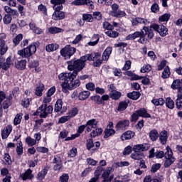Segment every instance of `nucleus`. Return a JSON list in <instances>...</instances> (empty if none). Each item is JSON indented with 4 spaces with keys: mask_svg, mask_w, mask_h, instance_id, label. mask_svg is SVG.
Wrapping results in <instances>:
<instances>
[{
    "mask_svg": "<svg viewBox=\"0 0 182 182\" xmlns=\"http://www.w3.org/2000/svg\"><path fill=\"white\" fill-rule=\"evenodd\" d=\"M59 180L60 182H69V173H63Z\"/></svg>",
    "mask_w": 182,
    "mask_h": 182,
    "instance_id": "774afa93",
    "label": "nucleus"
},
{
    "mask_svg": "<svg viewBox=\"0 0 182 182\" xmlns=\"http://www.w3.org/2000/svg\"><path fill=\"white\" fill-rule=\"evenodd\" d=\"M147 146V144H136L134 145L133 147V150L134 151H135L136 153H141V151H146V150H149V146Z\"/></svg>",
    "mask_w": 182,
    "mask_h": 182,
    "instance_id": "b1692460",
    "label": "nucleus"
},
{
    "mask_svg": "<svg viewBox=\"0 0 182 182\" xmlns=\"http://www.w3.org/2000/svg\"><path fill=\"white\" fill-rule=\"evenodd\" d=\"M166 151L165 152V161L164 163V167L165 168H168L174 161H176V158L173 156V150H171V148L170 146H167L166 148Z\"/></svg>",
    "mask_w": 182,
    "mask_h": 182,
    "instance_id": "0eeeda50",
    "label": "nucleus"
},
{
    "mask_svg": "<svg viewBox=\"0 0 182 182\" xmlns=\"http://www.w3.org/2000/svg\"><path fill=\"white\" fill-rule=\"evenodd\" d=\"M129 103H130L129 100L119 102L117 108L118 112H124L129 107Z\"/></svg>",
    "mask_w": 182,
    "mask_h": 182,
    "instance_id": "bb28decb",
    "label": "nucleus"
},
{
    "mask_svg": "<svg viewBox=\"0 0 182 182\" xmlns=\"http://www.w3.org/2000/svg\"><path fill=\"white\" fill-rule=\"evenodd\" d=\"M105 35H107V36H108L109 38H113L114 39L116 38H119V32L114 30L105 31Z\"/></svg>",
    "mask_w": 182,
    "mask_h": 182,
    "instance_id": "de8ad7c7",
    "label": "nucleus"
},
{
    "mask_svg": "<svg viewBox=\"0 0 182 182\" xmlns=\"http://www.w3.org/2000/svg\"><path fill=\"white\" fill-rule=\"evenodd\" d=\"M19 87H16L13 89L12 92L7 96V99L4 102V108L8 107L9 106H12V99H14L15 95H19Z\"/></svg>",
    "mask_w": 182,
    "mask_h": 182,
    "instance_id": "f8f14e48",
    "label": "nucleus"
},
{
    "mask_svg": "<svg viewBox=\"0 0 182 182\" xmlns=\"http://www.w3.org/2000/svg\"><path fill=\"white\" fill-rule=\"evenodd\" d=\"M149 28L152 29L153 32H157L161 38H165V36L168 35V28L164 24L154 23H151Z\"/></svg>",
    "mask_w": 182,
    "mask_h": 182,
    "instance_id": "39448f33",
    "label": "nucleus"
},
{
    "mask_svg": "<svg viewBox=\"0 0 182 182\" xmlns=\"http://www.w3.org/2000/svg\"><path fill=\"white\" fill-rule=\"evenodd\" d=\"M6 99H8L6 93H5V92L2 90H0V114H1V113H4V109L6 110V109H9V107H11V106H9L8 107L5 108L4 103L6 101Z\"/></svg>",
    "mask_w": 182,
    "mask_h": 182,
    "instance_id": "dca6fc26",
    "label": "nucleus"
},
{
    "mask_svg": "<svg viewBox=\"0 0 182 182\" xmlns=\"http://www.w3.org/2000/svg\"><path fill=\"white\" fill-rule=\"evenodd\" d=\"M129 127H130V120L122 119V120H119L115 126V129L117 132H124L125 130H127Z\"/></svg>",
    "mask_w": 182,
    "mask_h": 182,
    "instance_id": "9b49d317",
    "label": "nucleus"
},
{
    "mask_svg": "<svg viewBox=\"0 0 182 182\" xmlns=\"http://www.w3.org/2000/svg\"><path fill=\"white\" fill-rule=\"evenodd\" d=\"M48 32H50V33L52 35H55L56 33H61V32H65V30L59 27H50L48 28Z\"/></svg>",
    "mask_w": 182,
    "mask_h": 182,
    "instance_id": "37998d69",
    "label": "nucleus"
},
{
    "mask_svg": "<svg viewBox=\"0 0 182 182\" xmlns=\"http://www.w3.org/2000/svg\"><path fill=\"white\" fill-rule=\"evenodd\" d=\"M3 22L5 25H9L11 22H12V16L11 14H5L4 18H3Z\"/></svg>",
    "mask_w": 182,
    "mask_h": 182,
    "instance_id": "6e6d98bb",
    "label": "nucleus"
},
{
    "mask_svg": "<svg viewBox=\"0 0 182 182\" xmlns=\"http://www.w3.org/2000/svg\"><path fill=\"white\" fill-rule=\"evenodd\" d=\"M89 96H90V91H82L77 95L78 100H86Z\"/></svg>",
    "mask_w": 182,
    "mask_h": 182,
    "instance_id": "ea45409f",
    "label": "nucleus"
},
{
    "mask_svg": "<svg viewBox=\"0 0 182 182\" xmlns=\"http://www.w3.org/2000/svg\"><path fill=\"white\" fill-rule=\"evenodd\" d=\"M12 56H9L6 59V61H4L3 63H1V68L3 70H8L9 68H11V64L12 63Z\"/></svg>",
    "mask_w": 182,
    "mask_h": 182,
    "instance_id": "c85d7f7f",
    "label": "nucleus"
},
{
    "mask_svg": "<svg viewBox=\"0 0 182 182\" xmlns=\"http://www.w3.org/2000/svg\"><path fill=\"white\" fill-rule=\"evenodd\" d=\"M151 103L154 105V106H164L166 101L164 98L153 99Z\"/></svg>",
    "mask_w": 182,
    "mask_h": 182,
    "instance_id": "49530a36",
    "label": "nucleus"
},
{
    "mask_svg": "<svg viewBox=\"0 0 182 182\" xmlns=\"http://www.w3.org/2000/svg\"><path fill=\"white\" fill-rule=\"evenodd\" d=\"M136 113L139 117H143L144 119H151V114H149L147 109L144 107L140 108L136 110Z\"/></svg>",
    "mask_w": 182,
    "mask_h": 182,
    "instance_id": "6ab92c4d",
    "label": "nucleus"
},
{
    "mask_svg": "<svg viewBox=\"0 0 182 182\" xmlns=\"http://www.w3.org/2000/svg\"><path fill=\"white\" fill-rule=\"evenodd\" d=\"M161 168V164H154L151 168V173H157L158 170Z\"/></svg>",
    "mask_w": 182,
    "mask_h": 182,
    "instance_id": "e2e57ef3",
    "label": "nucleus"
},
{
    "mask_svg": "<svg viewBox=\"0 0 182 182\" xmlns=\"http://www.w3.org/2000/svg\"><path fill=\"white\" fill-rule=\"evenodd\" d=\"M26 60H18L15 63V68H17L18 70H25V69H26Z\"/></svg>",
    "mask_w": 182,
    "mask_h": 182,
    "instance_id": "a878e982",
    "label": "nucleus"
},
{
    "mask_svg": "<svg viewBox=\"0 0 182 182\" xmlns=\"http://www.w3.org/2000/svg\"><path fill=\"white\" fill-rule=\"evenodd\" d=\"M48 168H44L42 169L40 172H38L37 175V179L39 180L40 181H42L45 177H46V174H48Z\"/></svg>",
    "mask_w": 182,
    "mask_h": 182,
    "instance_id": "a19ab883",
    "label": "nucleus"
},
{
    "mask_svg": "<svg viewBox=\"0 0 182 182\" xmlns=\"http://www.w3.org/2000/svg\"><path fill=\"white\" fill-rule=\"evenodd\" d=\"M90 100L94 102L95 105H97V106H105L106 105L105 102H107L109 99H110V96L109 95L105 94L102 96H100L99 95H92L90 97Z\"/></svg>",
    "mask_w": 182,
    "mask_h": 182,
    "instance_id": "6e6552de",
    "label": "nucleus"
},
{
    "mask_svg": "<svg viewBox=\"0 0 182 182\" xmlns=\"http://www.w3.org/2000/svg\"><path fill=\"white\" fill-rule=\"evenodd\" d=\"M131 159L133 160H141L142 159H144V154L143 152H133L131 154Z\"/></svg>",
    "mask_w": 182,
    "mask_h": 182,
    "instance_id": "58836bf2",
    "label": "nucleus"
},
{
    "mask_svg": "<svg viewBox=\"0 0 182 182\" xmlns=\"http://www.w3.org/2000/svg\"><path fill=\"white\" fill-rule=\"evenodd\" d=\"M151 70V65L150 64L144 65L141 68V73H149Z\"/></svg>",
    "mask_w": 182,
    "mask_h": 182,
    "instance_id": "bf43d9fd",
    "label": "nucleus"
},
{
    "mask_svg": "<svg viewBox=\"0 0 182 182\" xmlns=\"http://www.w3.org/2000/svg\"><path fill=\"white\" fill-rule=\"evenodd\" d=\"M116 134V130L114 129H109L108 128H105L104 130V139L107 140L109 137H112Z\"/></svg>",
    "mask_w": 182,
    "mask_h": 182,
    "instance_id": "7c9ffc66",
    "label": "nucleus"
},
{
    "mask_svg": "<svg viewBox=\"0 0 182 182\" xmlns=\"http://www.w3.org/2000/svg\"><path fill=\"white\" fill-rule=\"evenodd\" d=\"M167 140H168V134L166 130H163L159 134V141L161 144L164 146L167 144Z\"/></svg>",
    "mask_w": 182,
    "mask_h": 182,
    "instance_id": "aec40b11",
    "label": "nucleus"
},
{
    "mask_svg": "<svg viewBox=\"0 0 182 182\" xmlns=\"http://www.w3.org/2000/svg\"><path fill=\"white\" fill-rule=\"evenodd\" d=\"M176 106L178 110H181L182 109V95L181 94L177 95V99L176 100Z\"/></svg>",
    "mask_w": 182,
    "mask_h": 182,
    "instance_id": "3c124183",
    "label": "nucleus"
},
{
    "mask_svg": "<svg viewBox=\"0 0 182 182\" xmlns=\"http://www.w3.org/2000/svg\"><path fill=\"white\" fill-rule=\"evenodd\" d=\"M171 75V72H170V67L167 65L166 66V68L164 69V71L162 72L161 77L162 79H168Z\"/></svg>",
    "mask_w": 182,
    "mask_h": 182,
    "instance_id": "c03bdc74",
    "label": "nucleus"
},
{
    "mask_svg": "<svg viewBox=\"0 0 182 182\" xmlns=\"http://www.w3.org/2000/svg\"><path fill=\"white\" fill-rule=\"evenodd\" d=\"M112 52H113V48L108 46L102 53V58L104 60H109L110 58V55H112Z\"/></svg>",
    "mask_w": 182,
    "mask_h": 182,
    "instance_id": "cd10ccee",
    "label": "nucleus"
},
{
    "mask_svg": "<svg viewBox=\"0 0 182 182\" xmlns=\"http://www.w3.org/2000/svg\"><path fill=\"white\" fill-rule=\"evenodd\" d=\"M71 5H75V6L86 5L90 9H95V2L92 0H75L71 3Z\"/></svg>",
    "mask_w": 182,
    "mask_h": 182,
    "instance_id": "9d476101",
    "label": "nucleus"
},
{
    "mask_svg": "<svg viewBox=\"0 0 182 182\" xmlns=\"http://www.w3.org/2000/svg\"><path fill=\"white\" fill-rule=\"evenodd\" d=\"M127 43L119 42L114 44L115 48H119V50H122V52H124V48H127Z\"/></svg>",
    "mask_w": 182,
    "mask_h": 182,
    "instance_id": "052dcab7",
    "label": "nucleus"
},
{
    "mask_svg": "<svg viewBox=\"0 0 182 182\" xmlns=\"http://www.w3.org/2000/svg\"><path fill=\"white\" fill-rule=\"evenodd\" d=\"M127 97H129V99H131L132 100H137L140 98L141 94L139 91H133L132 92L127 93Z\"/></svg>",
    "mask_w": 182,
    "mask_h": 182,
    "instance_id": "c756f323",
    "label": "nucleus"
},
{
    "mask_svg": "<svg viewBox=\"0 0 182 182\" xmlns=\"http://www.w3.org/2000/svg\"><path fill=\"white\" fill-rule=\"evenodd\" d=\"M170 18H171V14L170 13H165L159 17L158 21L160 23L166 22L165 25H167L168 21H170Z\"/></svg>",
    "mask_w": 182,
    "mask_h": 182,
    "instance_id": "2f4dec72",
    "label": "nucleus"
},
{
    "mask_svg": "<svg viewBox=\"0 0 182 182\" xmlns=\"http://www.w3.org/2000/svg\"><path fill=\"white\" fill-rule=\"evenodd\" d=\"M26 143H27V144L29 147H32V146H35V144H36V140H35L34 139H33L31 136H27L26 138Z\"/></svg>",
    "mask_w": 182,
    "mask_h": 182,
    "instance_id": "4d7b16f0",
    "label": "nucleus"
},
{
    "mask_svg": "<svg viewBox=\"0 0 182 182\" xmlns=\"http://www.w3.org/2000/svg\"><path fill=\"white\" fill-rule=\"evenodd\" d=\"M119 4L114 3L112 5L111 16L114 18H124L126 12L119 9Z\"/></svg>",
    "mask_w": 182,
    "mask_h": 182,
    "instance_id": "1a4fd4ad",
    "label": "nucleus"
},
{
    "mask_svg": "<svg viewBox=\"0 0 182 182\" xmlns=\"http://www.w3.org/2000/svg\"><path fill=\"white\" fill-rule=\"evenodd\" d=\"M60 80H64L63 83H69V80H75L76 77L73 73H62L58 75Z\"/></svg>",
    "mask_w": 182,
    "mask_h": 182,
    "instance_id": "ddd939ff",
    "label": "nucleus"
},
{
    "mask_svg": "<svg viewBox=\"0 0 182 182\" xmlns=\"http://www.w3.org/2000/svg\"><path fill=\"white\" fill-rule=\"evenodd\" d=\"M165 105L166 107H168V109H171V110H173V109H174V101L170 97H168L166 99Z\"/></svg>",
    "mask_w": 182,
    "mask_h": 182,
    "instance_id": "a18cd8bd",
    "label": "nucleus"
},
{
    "mask_svg": "<svg viewBox=\"0 0 182 182\" xmlns=\"http://www.w3.org/2000/svg\"><path fill=\"white\" fill-rule=\"evenodd\" d=\"M6 39V34L0 33V53L1 55H5L8 52V45L5 43Z\"/></svg>",
    "mask_w": 182,
    "mask_h": 182,
    "instance_id": "2eb2a0df",
    "label": "nucleus"
},
{
    "mask_svg": "<svg viewBox=\"0 0 182 182\" xmlns=\"http://www.w3.org/2000/svg\"><path fill=\"white\" fill-rule=\"evenodd\" d=\"M81 59H82V61L84 62V63H86L87 60L89 62H92V61L95 62V57L93 53H88V54H85V55H82Z\"/></svg>",
    "mask_w": 182,
    "mask_h": 182,
    "instance_id": "e433bc0d",
    "label": "nucleus"
},
{
    "mask_svg": "<svg viewBox=\"0 0 182 182\" xmlns=\"http://www.w3.org/2000/svg\"><path fill=\"white\" fill-rule=\"evenodd\" d=\"M134 132L133 131H126L124 132L121 136V139L122 141H124V140H130L131 139H133L134 137Z\"/></svg>",
    "mask_w": 182,
    "mask_h": 182,
    "instance_id": "4be33fe9",
    "label": "nucleus"
},
{
    "mask_svg": "<svg viewBox=\"0 0 182 182\" xmlns=\"http://www.w3.org/2000/svg\"><path fill=\"white\" fill-rule=\"evenodd\" d=\"M109 176H110V169H107L105 171L104 170V172L102 175V177L103 178L102 182H107Z\"/></svg>",
    "mask_w": 182,
    "mask_h": 182,
    "instance_id": "0e129e2a",
    "label": "nucleus"
},
{
    "mask_svg": "<svg viewBox=\"0 0 182 182\" xmlns=\"http://www.w3.org/2000/svg\"><path fill=\"white\" fill-rule=\"evenodd\" d=\"M58 49H59V45L56 43L48 44L46 46V50L49 53H50V52H55V50H58Z\"/></svg>",
    "mask_w": 182,
    "mask_h": 182,
    "instance_id": "c9c22d12",
    "label": "nucleus"
},
{
    "mask_svg": "<svg viewBox=\"0 0 182 182\" xmlns=\"http://www.w3.org/2000/svg\"><path fill=\"white\" fill-rule=\"evenodd\" d=\"M143 182H161L158 178H151V176L149 175L144 177Z\"/></svg>",
    "mask_w": 182,
    "mask_h": 182,
    "instance_id": "338daca9",
    "label": "nucleus"
},
{
    "mask_svg": "<svg viewBox=\"0 0 182 182\" xmlns=\"http://www.w3.org/2000/svg\"><path fill=\"white\" fill-rule=\"evenodd\" d=\"M109 97L111 99H112V100H119V99L122 97V92L116 90L114 92L109 93Z\"/></svg>",
    "mask_w": 182,
    "mask_h": 182,
    "instance_id": "09e8293b",
    "label": "nucleus"
},
{
    "mask_svg": "<svg viewBox=\"0 0 182 182\" xmlns=\"http://www.w3.org/2000/svg\"><path fill=\"white\" fill-rule=\"evenodd\" d=\"M22 116H23V114L22 113H18L16 115L14 119V126H18V124H21V122H22Z\"/></svg>",
    "mask_w": 182,
    "mask_h": 182,
    "instance_id": "603ef678",
    "label": "nucleus"
},
{
    "mask_svg": "<svg viewBox=\"0 0 182 182\" xmlns=\"http://www.w3.org/2000/svg\"><path fill=\"white\" fill-rule=\"evenodd\" d=\"M20 177L26 181V180H31L33 178V175H32V170L28 169L24 173L21 174Z\"/></svg>",
    "mask_w": 182,
    "mask_h": 182,
    "instance_id": "72a5a7b5",
    "label": "nucleus"
},
{
    "mask_svg": "<svg viewBox=\"0 0 182 182\" xmlns=\"http://www.w3.org/2000/svg\"><path fill=\"white\" fill-rule=\"evenodd\" d=\"M66 14L64 11L53 12L52 18L53 21H62L65 19Z\"/></svg>",
    "mask_w": 182,
    "mask_h": 182,
    "instance_id": "412c9836",
    "label": "nucleus"
},
{
    "mask_svg": "<svg viewBox=\"0 0 182 182\" xmlns=\"http://www.w3.org/2000/svg\"><path fill=\"white\" fill-rule=\"evenodd\" d=\"M60 55L65 59V60L70 59V58H72V56L76 53V48L72 47L70 44H68L60 50Z\"/></svg>",
    "mask_w": 182,
    "mask_h": 182,
    "instance_id": "423d86ee",
    "label": "nucleus"
},
{
    "mask_svg": "<svg viewBox=\"0 0 182 182\" xmlns=\"http://www.w3.org/2000/svg\"><path fill=\"white\" fill-rule=\"evenodd\" d=\"M69 80L68 85L70 86V89L73 90L76 89V87H79L80 86V80Z\"/></svg>",
    "mask_w": 182,
    "mask_h": 182,
    "instance_id": "473e14b6",
    "label": "nucleus"
},
{
    "mask_svg": "<svg viewBox=\"0 0 182 182\" xmlns=\"http://www.w3.org/2000/svg\"><path fill=\"white\" fill-rule=\"evenodd\" d=\"M12 133V125L9 124L3 130H1V138L3 140L5 139H8L9 137V134Z\"/></svg>",
    "mask_w": 182,
    "mask_h": 182,
    "instance_id": "a211bd4d",
    "label": "nucleus"
},
{
    "mask_svg": "<svg viewBox=\"0 0 182 182\" xmlns=\"http://www.w3.org/2000/svg\"><path fill=\"white\" fill-rule=\"evenodd\" d=\"M149 138L151 139V141H156V140L159 139V132H157V129H152L150 131Z\"/></svg>",
    "mask_w": 182,
    "mask_h": 182,
    "instance_id": "79ce46f5",
    "label": "nucleus"
},
{
    "mask_svg": "<svg viewBox=\"0 0 182 182\" xmlns=\"http://www.w3.org/2000/svg\"><path fill=\"white\" fill-rule=\"evenodd\" d=\"M43 90H45V85H43L42 82H39L35 92L36 96H39L41 97L43 95Z\"/></svg>",
    "mask_w": 182,
    "mask_h": 182,
    "instance_id": "f704fd0d",
    "label": "nucleus"
},
{
    "mask_svg": "<svg viewBox=\"0 0 182 182\" xmlns=\"http://www.w3.org/2000/svg\"><path fill=\"white\" fill-rule=\"evenodd\" d=\"M68 69V70H73V73L74 76L76 77L79 74V72H82V69H85V66H86V63L80 57L79 59L74 58L70 61H67Z\"/></svg>",
    "mask_w": 182,
    "mask_h": 182,
    "instance_id": "f03ea898",
    "label": "nucleus"
},
{
    "mask_svg": "<svg viewBox=\"0 0 182 182\" xmlns=\"http://www.w3.org/2000/svg\"><path fill=\"white\" fill-rule=\"evenodd\" d=\"M63 106V101L62 100V99H58L55 105L54 112L55 113H59V112L62 110Z\"/></svg>",
    "mask_w": 182,
    "mask_h": 182,
    "instance_id": "4c0bfd02",
    "label": "nucleus"
},
{
    "mask_svg": "<svg viewBox=\"0 0 182 182\" xmlns=\"http://www.w3.org/2000/svg\"><path fill=\"white\" fill-rule=\"evenodd\" d=\"M4 11L5 12H6V14L11 15V16H15V18H18V16H19V13L18 12V10L12 9V8L9 6H4Z\"/></svg>",
    "mask_w": 182,
    "mask_h": 182,
    "instance_id": "393cba45",
    "label": "nucleus"
},
{
    "mask_svg": "<svg viewBox=\"0 0 182 182\" xmlns=\"http://www.w3.org/2000/svg\"><path fill=\"white\" fill-rule=\"evenodd\" d=\"M82 19L83 21H85V22H93L94 18L92 14H84L82 15Z\"/></svg>",
    "mask_w": 182,
    "mask_h": 182,
    "instance_id": "680f3d73",
    "label": "nucleus"
},
{
    "mask_svg": "<svg viewBox=\"0 0 182 182\" xmlns=\"http://www.w3.org/2000/svg\"><path fill=\"white\" fill-rule=\"evenodd\" d=\"M87 126H92V127H97V122L95 119L88 120L86 124L81 125L78 127L77 133L82 134V133L85 132V129H86Z\"/></svg>",
    "mask_w": 182,
    "mask_h": 182,
    "instance_id": "4468645a",
    "label": "nucleus"
},
{
    "mask_svg": "<svg viewBox=\"0 0 182 182\" xmlns=\"http://www.w3.org/2000/svg\"><path fill=\"white\" fill-rule=\"evenodd\" d=\"M38 46H39V42H33L26 48L18 50L17 53L18 55H19V56H21V58H26L27 59H29V58L32 56V55L36 53V48H38Z\"/></svg>",
    "mask_w": 182,
    "mask_h": 182,
    "instance_id": "7ed1b4c3",
    "label": "nucleus"
},
{
    "mask_svg": "<svg viewBox=\"0 0 182 182\" xmlns=\"http://www.w3.org/2000/svg\"><path fill=\"white\" fill-rule=\"evenodd\" d=\"M78 113H79V109H77V107H74L69 111L68 117H70V119H72L75 116H77Z\"/></svg>",
    "mask_w": 182,
    "mask_h": 182,
    "instance_id": "5fc2aeb1",
    "label": "nucleus"
},
{
    "mask_svg": "<svg viewBox=\"0 0 182 182\" xmlns=\"http://www.w3.org/2000/svg\"><path fill=\"white\" fill-rule=\"evenodd\" d=\"M102 28L104 29H106L107 31H114V27H113V25H112L109 21H105L102 23Z\"/></svg>",
    "mask_w": 182,
    "mask_h": 182,
    "instance_id": "13d9d810",
    "label": "nucleus"
},
{
    "mask_svg": "<svg viewBox=\"0 0 182 182\" xmlns=\"http://www.w3.org/2000/svg\"><path fill=\"white\" fill-rule=\"evenodd\" d=\"M38 66H39V60H33L29 61L28 60V68L30 69H35V71L37 73L38 72H41V68H38Z\"/></svg>",
    "mask_w": 182,
    "mask_h": 182,
    "instance_id": "5701e85b",
    "label": "nucleus"
},
{
    "mask_svg": "<svg viewBox=\"0 0 182 182\" xmlns=\"http://www.w3.org/2000/svg\"><path fill=\"white\" fill-rule=\"evenodd\" d=\"M22 39H23V35L22 33H20L13 39V43L15 46H18V45L21 43V41H22Z\"/></svg>",
    "mask_w": 182,
    "mask_h": 182,
    "instance_id": "864d4df0",
    "label": "nucleus"
},
{
    "mask_svg": "<svg viewBox=\"0 0 182 182\" xmlns=\"http://www.w3.org/2000/svg\"><path fill=\"white\" fill-rule=\"evenodd\" d=\"M137 38H139L137 42L144 45L145 41L149 42V41H151L154 38V31L149 28V26H144L140 31H135L133 33L129 34L126 36L125 39L126 41H134Z\"/></svg>",
    "mask_w": 182,
    "mask_h": 182,
    "instance_id": "f257e3e1",
    "label": "nucleus"
},
{
    "mask_svg": "<svg viewBox=\"0 0 182 182\" xmlns=\"http://www.w3.org/2000/svg\"><path fill=\"white\" fill-rule=\"evenodd\" d=\"M86 147H87V150H91L92 147H95V143L93 142L92 138H90L87 140Z\"/></svg>",
    "mask_w": 182,
    "mask_h": 182,
    "instance_id": "69168bd1",
    "label": "nucleus"
},
{
    "mask_svg": "<svg viewBox=\"0 0 182 182\" xmlns=\"http://www.w3.org/2000/svg\"><path fill=\"white\" fill-rule=\"evenodd\" d=\"M54 171H60L63 167V164H62V158L59 156H56L54 157L53 160Z\"/></svg>",
    "mask_w": 182,
    "mask_h": 182,
    "instance_id": "f3484780",
    "label": "nucleus"
},
{
    "mask_svg": "<svg viewBox=\"0 0 182 182\" xmlns=\"http://www.w3.org/2000/svg\"><path fill=\"white\" fill-rule=\"evenodd\" d=\"M171 89L176 90V89H180L181 87V80L180 79H176L173 81L171 85Z\"/></svg>",
    "mask_w": 182,
    "mask_h": 182,
    "instance_id": "8fccbe9b",
    "label": "nucleus"
},
{
    "mask_svg": "<svg viewBox=\"0 0 182 182\" xmlns=\"http://www.w3.org/2000/svg\"><path fill=\"white\" fill-rule=\"evenodd\" d=\"M53 113V107L52 105H41L37 110L33 113V116H39L41 119H46L49 114Z\"/></svg>",
    "mask_w": 182,
    "mask_h": 182,
    "instance_id": "20e7f679",
    "label": "nucleus"
}]
</instances>
